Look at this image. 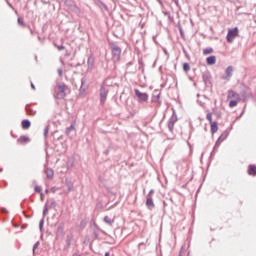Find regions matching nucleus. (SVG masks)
<instances>
[{
	"label": "nucleus",
	"instance_id": "1",
	"mask_svg": "<svg viewBox=\"0 0 256 256\" xmlns=\"http://www.w3.org/2000/svg\"><path fill=\"white\" fill-rule=\"evenodd\" d=\"M65 91H67V85L65 83L57 84L54 88V96L56 99H65L67 95Z\"/></svg>",
	"mask_w": 256,
	"mask_h": 256
},
{
	"label": "nucleus",
	"instance_id": "2",
	"mask_svg": "<svg viewBox=\"0 0 256 256\" xmlns=\"http://www.w3.org/2000/svg\"><path fill=\"white\" fill-rule=\"evenodd\" d=\"M113 61H119L121 59V47L111 44Z\"/></svg>",
	"mask_w": 256,
	"mask_h": 256
},
{
	"label": "nucleus",
	"instance_id": "3",
	"mask_svg": "<svg viewBox=\"0 0 256 256\" xmlns=\"http://www.w3.org/2000/svg\"><path fill=\"white\" fill-rule=\"evenodd\" d=\"M238 35H239V29L237 27L228 30V33L226 36L228 43L235 41V37H237Z\"/></svg>",
	"mask_w": 256,
	"mask_h": 256
},
{
	"label": "nucleus",
	"instance_id": "4",
	"mask_svg": "<svg viewBox=\"0 0 256 256\" xmlns=\"http://www.w3.org/2000/svg\"><path fill=\"white\" fill-rule=\"evenodd\" d=\"M134 93H135L139 103H146V101L149 100V95L147 93H143V92L139 91V89H135Z\"/></svg>",
	"mask_w": 256,
	"mask_h": 256
},
{
	"label": "nucleus",
	"instance_id": "5",
	"mask_svg": "<svg viewBox=\"0 0 256 256\" xmlns=\"http://www.w3.org/2000/svg\"><path fill=\"white\" fill-rule=\"evenodd\" d=\"M109 94V89L105 87V85H101L100 87V103L101 105H105V101H107V95Z\"/></svg>",
	"mask_w": 256,
	"mask_h": 256
},
{
	"label": "nucleus",
	"instance_id": "6",
	"mask_svg": "<svg viewBox=\"0 0 256 256\" xmlns=\"http://www.w3.org/2000/svg\"><path fill=\"white\" fill-rule=\"evenodd\" d=\"M240 97L242 101H246L247 99H251L253 95L251 94V90L249 88H244V90L241 91Z\"/></svg>",
	"mask_w": 256,
	"mask_h": 256
},
{
	"label": "nucleus",
	"instance_id": "7",
	"mask_svg": "<svg viewBox=\"0 0 256 256\" xmlns=\"http://www.w3.org/2000/svg\"><path fill=\"white\" fill-rule=\"evenodd\" d=\"M228 99H233V100H236V101H242V98H241V94L233 91V90H229L228 91V96H227Z\"/></svg>",
	"mask_w": 256,
	"mask_h": 256
},
{
	"label": "nucleus",
	"instance_id": "8",
	"mask_svg": "<svg viewBox=\"0 0 256 256\" xmlns=\"http://www.w3.org/2000/svg\"><path fill=\"white\" fill-rule=\"evenodd\" d=\"M226 75L222 76L224 81H229L233 77V66H228L225 70Z\"/></svg>",
	"mask_w": 256,
	"mask_h": 256
},
{
	"label": "nucleus",
	"instance_id": "9",
	"mask_svg": "<svg viewBox=\"0 0 256 256\" xmlns=\"http://www.w3.org/2000/svg\"><path fill=\"white\" fill-rule=\"evenodd\" d=\"M202 79L205 83V86L210 87V85H211V75L209 74V72L203 73Z\"/></svg>",
	"mask_w": 256,
	"mask_h": 256
},
{
	"label": "nucleus",
	"instance_id": "10",
	"mask_svg": "<svg viewBox=\"0 0 256 256\" xmlns=\"http://www.w3.org/2000/svg\"><path fill=\"white\" fill-rule=\"evenodd\" d=\"M87 65H88L87 71H93V67L95 65V58L93 57V55L88 57Z\"/></svg>",
	"mask_w": 256,
	"mask_h": 256
},
{
	"label": "nucleus",
	"instance_id": "11",
	"mask_svg": "<svg viewBox=\"0 0 256 256\" xmlns=\"http://www.w3.org/2000/svg\"><path fill=\"white\" fill-rule=\"evenodd\" d=\"M71 243H73V235L69 234L66 238V245L64 246V249H69L71 247Z\"/></svg>",
	"mask_w": 256,
	"mask_h": 256
},
{
	"label": "nucleus",
	"instance_id": "12",
	"mask_svg": "<svg viewBox=\"0 0 256 256\" xmlns=\"http://www.w3.org/2000/svg\"><path fill=\"white\" fill-rule=\"evenodd\" d=\"M146 207H148V209H153L155 208V203L153 202V198L152 197H148L146 200Z\"/></svg>",
	"mask_w": 256,
	"mask_h": 256
},
{
	"label": "nucleus",
	"instance_id": "13",
	"mask_svg": "<svg viewBox=\"0 0 256 256\" xmlns=\"http://www.w3.org/2000/svg\"><path fill=\"white\" fill-rule=\"evenodd\" d=\"M210 127H211L212 135H215V133H217V131H219V126L217 125V122L210 123Z\"/></svg>",
	"mask_w": 256,
	"mask_h": 256
},
{
	"label": "nucleus",
	"instance_id": "14",
	"mask_svg": "<svg viewBox=\"0 0 256 256\" xmlns=\"http://www.w3.org/2000/svg\"><path fill=\"white\" fill-rule=\"evenodd\" d=\"M206 63H207V65H215V63H217V57H215V56H209V57L206 59Z\"/></svg>",
	"mask_w": 256,
	"mask_h": 256
},
{
	"label": "nucleus",
	"instance_id": "15",
	"mask_svg": "<svg viewBox=\"0 0 256 256\" xmlns=\"http://www.w3.org/2000/svg\"><path fill=\"white\" fill-rule=\"evenodd\" d=\"M64 231H65V227L63 226V224H59L56 230V235L59 237L63 235Z\"/></svg>",
	"mask_w": 256,
	"mask_h": 256
},
{
	"label": "nucleus",
	"instance_id": "16",
	"mask_svg": "<svg viewBox=\"0 0 256 256\" xmlns=\"http://www.w3.org/2000/svg\"><path fill=\"white\" fill-rule=\"evenodd\" d=\"M45 174H46L48 179H53V175H55V172L53 171V169L47 168L45 170Z\"/></svg>",
	"mask_w": 256,
	"mask_h": 256
},
{
	"label": "nucleus",
	"instance_id": "17",
	"mask_svg": "<svg viewBox=\"0 0 256 256\" xmlns=\"http://www.w3.org/2000/svg\"><path fill=\"white\" fill-rule=\"evenodd\" d=\"M248 174L256 176V166L255 165H249Z\"/></svg>",
	"mask_w": 256,
	"mask_h": 256
},
{
	"label": "nucleus",
	"instance_id": "18",
	"mask_svg": "<svg viewBox=\"0 0 256 256\" xmlns=\"http://www.w3.org/2000/svg\"><path fill=\"white\" fill-rule=\"evenodd\" d=\"M66 187H67L66 193H71V191H73V182L66 180Z\"/></svg>",
	"mask_w": 256,
	"mask_h": 256
},
{
	"label": "nucleus",
	"instance_id": "19",
	"mask_svg": "<svg viewBox=\"0 0 256 256\" xmlns=\"http://www.w3.org/2000/svg\"><path fill=\"white\" fill-rule=\"evenodd\" d=\"M31 127V121L25 119L22 121V129H29Z\"/></svg>",
	"mask_w": 256,
	"mask_h": 256
},
{
	"label": "nucleus",
	"instance_id": "20",
	"mask_svg": "<svg viewBox=\"0 0 256 256\" xmlns=\"http://www.w3.org/2000/svg\"><path fill=\"white\" fill-rule=\"evenodd\" d=\"M168 123H172L175 125V123H177V114L173 113L172 116L170 117Z\"/></svg>",
	"mask_w": 256,
	"mask_h": 256
},
{
	"label": "nucleus",
	"instance_id": "21",
	"mask_svg": "<svg viewBox=\"0 0 256 256\" xmlns=\"http://www.w3.org/2000/svg\"><path fill=\"white\" fill-rule=\"evenodd\" d=\"M229 136V134L227 132H223L220 137L218 138L219 141H221L223 143V141H225V139H227V137Z\"/></svg>",
	"mask_w": 256,
	"mask_h": 256
},
{
	"label": "nucleus",
	"instance_id": "22",
	"mask_svg": "<svg viewBox=\"0 0 256 256\" xmlns=\"http://www.w3.org/2000/svg\"><path fill=\"white\" fill-rule=\"evenodd\" d=\"M17 141H18V143H28L29 137L21 136Z\"/></svg>",
	"mask_w": 256,
	"mask_h": 256
},
{
	"label": "nucleus",
	"instance_id": "23",
	"mask_svg": "<svg viewBox=\"0 0 256 256\" xmlns=\"http://www.w3.org/2000/svg\"><path fill=\"white\" fill-rule=\"evenodd\" d=\"M26 113H28V115H35L37 112H35V110L29 108V105L26 106Z\"/></svg>",
	"mask_w": 256,
	"mask_h": 256
},
{
	"label": "nucleus",
	"instance_id": "24",
	"mask_svg": "<svg viewBox=\"0 0 256 256\" xmlns=\"http://www.w3.org/2000/svg\"><path fill=\"white\" fill-rule=\"evenodd\" d=\"M71 131H75V124H71L67 129H66V135H69Z\"/></svg>",
	"mask_w": 256,
	"mask_h": 256
},
{
	"label": "nucleus",
	"instance_id": "25",
	"mask_svg": "<svg viewBox=\"0 0 256 256\" xmlns=\"http://www.w3.org/2000/svg\"><path fill=\"white\" fill-rule=\"evenodd\" d=\"M104 222L107 223V225H113V219L109 218V216L104 217Z\"/></svg>",
	"mask_w": 256,
	"mask_h": 256
},
{
	"label": "nucleus",
	"instance_id": "26",
	"mask_svg": "<svg viewBox=\"0 0 256 256\" xmlns=\"http://www.w3.org/2000/svg\"><path fill=\"white\" fill-rule=\"evenodd\" d=\"M239 103V100H231L229 102V107L233 108V107H237V104Z\"/></svg>",
	"mask_w": 256,
	"mask_h": 256
},
{
	"label": "nucleus",
	"instance_id": "27",
	"mask_svg": "<svg viewBox=\"0 0 256 256\" xmlns=\"http://www.w3.org/2000/svg\"><path fill=\"white\" fill-rule=\"evenodd\" d=\"M211 53H213V48H206L203 50L204 55H209Z\"/></svg>",
	"mask_w": 256,
	"mask_h": 256
},
{
	"label": "nucleus",
	"instance_id": "28",
	"mask_svg": "<svg viewBox=\"0 0 256 256\" xmlns=\"http://www.w3.org/2000/svg\"><path fill=\"white\" fill-rule=\"evenodd\" d=\"M183 69L187 73V71H191V66L189 65V63H184Z\"/></svg>",
	"mask_w": 256,
	"mask_h": 256
},
{
	"label": "nucleus",
	"instance_id": "29",
	"mask_svg": "<svg viewBox=\"0 0 256 256\" xmlns=\"http://www.w3.org/2000/svg\"><path fill=\"white\" fill-rule=\"evenodd\" d=\"M206 119L209 121V123H214V122H213V114L208 113V114L206 115Z\"/></svg>",
	"mask_w": 256,
	"mask_h": 256
},
{
	"label": "nucleus",
	"instance_id": "30",
	"mask_svg": "<svg viewBox=\"0 0 256 256\" xmlns=\"http://www.w3.org/2000/svg\"><path fill=\"white\" fill-rule=\"evenodd\" d=\"M175 127V124L171 123V122H168V129L171 133H173V129Z\"/></svg>",
	"mask_w": 256,
	"mask_h": 256
},
{
	"label": "nucleus",
	"instance_id": "31",
	"mask_svg": "<svg viewBox=\"0 0 256 256\" xmlns=\"http://www.w3.org/2000/svg\"><path fill=\"white\" fill-rule=\"evenodd\" d=\"M48 214H49V208H47V205H45L43 209V217H46V215Z\"/></svg>",
	"mask_w": 256,
	"mask_h": 256
},
{
	"label": "nucleus",
	"instance_id": "32",
	"mask_svg": "<svg viewBox=\"0 0 256 256\" xmlns=\"http://www.w3.org/2000/svg\"><path fill=\"white\" fill-rule=\"evenodd\" d=\"M85 83H86V80H85V78H82L81 79V87H80V91H85V88H83V85H85Z\"/></svg>",
	"mask_w": 256,
	"mask_h": 256
},
{
	"label": "nucleus",
	"instance_id": "33",
	"mask_svg": "<svg viewBox=\"0 0 256 256\" xmlns=\"http://www.w3.org/2000/svg\"><path fill=\"white\" fill-rule=\"evenodd\" d=\"M221 141H219V139L216 141L215 145H214V150L215 149H219V147L221 146Z\"/></svg>",
	"mask_w": 256,
	"mask_h": 256
},
{
	"label": "nucleus",
	"instance_id": "34",
	"mask_svg": "<svg viewBox=\"0 0 256 256\" xmlns=\"http://www.w3.org/2000/svg\"><path fill=\"white\" fill-rule=\"evenodd\" d=\"M49 135V126H46L44 129V136L47 137Z\"/></svg>",
	"mask_w": 256,
	"mask_h": 256
},
{
	"label": "nucleus",
	"instance_id": "35",
	"mask_svg": "<svg viewBox=\"0 0 256 256\" xmlns=\"http://www.w3.org/2000/svg\"><path fill=\"white\" fill-rule=\"evenodd\" d=\"M43 225H45V219L40 220V223H39L40 230L43 229Z\"/></svg>",
	"mask_w": 256,
	"mask_h": 256
},
{
	"label": "nucleus",
	"instance_id": "36",
	"mask_svg": "<svg viewBox=\"0 0 256 256\" xmlns=\"http://www.w3.org/2000/svg\"><path fill=\"white\" fill-rule=\"evenodd\" d=\"M50 207H52V209H55V207H57V203L53 200V201L50 203Z\"/></svg>",
	"mask_w": 256,
	"mask_h": 256
},
{
	"label": "nucleus",
	"instance_id": "37",
	"mask_svg": "<svg viewBox=\"0 0 256 256\" xmlns=\"http://www.w3.org/2000/svg\"><path fill=\"white\" fill-rule=\"evenodd\" d=\"M40 243L36 242L33 246V253H35V249H37L39 247Z\"/></svg>",
	"mask_w": 256,
	"mask_h": 256
},
{
	"label": "nucleus",
	"instance_id": "38",
	"mask_svg": "<svg viewBox=\"0 0 256 256\" xmlns=\"http://www.w3.org/2000/svg\"><path fill=\"white\" fill-rule=\"evenodd\" d=\"M57 49L58 51H65V46L63 45L57 46Z\"/></svg>",
	"mask_w": 256,
	"mask_h": 256
},
{
	"label": "nucleus",
	"instance_id": "39",
	"mask_svg": "<svg viewBox=\"0 0 256 256\" xmlns=\"http://www.w3.org/2000/svg\"><path fill=\"white\" fill-rule=\"evenodd\" d=\"M58 75L59 77H63V69L61 68L58 69Z\"/></svg>",
	"mask_w": 256,
	"mask_h": 256
},
{
	"label": "nucleus",
	"instance_id": "40",
	"mask_svg": "<svg viewBox=\"0 0 256 256\" xmlns=\"http://www.w3.org/2000/svg\"><path fill=\"white\" fill-rule=\"evenodd\" d=\"M35 191H36V193H41V188H40V186H35Z\"/></svg>",
	"mask_w": 256,
	"mask_h": 256
},
{
	"label": "nucleus",
	"instance_id": "41",
	"mask_svg": "<svg viewBox=\"0 0 256 256\" xmlns=\"http://www.w3.org/2000/svg\"><path fill=\"white\" fill-rule=\"evenodd\" d=\"M18 24H20L21 26H23V25H24V23H23V19H22V18H18Z\"/></svg>",
	"mask_w": 256,
	"mask_h": 256
},
{
	"label": "nucleus",
	"instance_id": "42",
	"mask_svg": "<svg viewBox=\"0 0 256 256\" xmlns=\"http://www.w3.org/2000/svg\"><path fill=\"white\" fill-rule=\"evenodd\" d=\"M6 3H7V5H9V7H10L11 9L15 10V8L13 7V5L10 4L8 0H6Z\"/></svg>",
	"mask_w": 256,
	"mask_h": 256
},
{
	"label": "nucleus",
	"instance_id": "43",
	"mask_svg": "<svg viewBox=\"0 0 256 256\" xmlns=\"http://www.w3.org/2000/svg\"><path fill=\"white\" fill-rule=\"evenodd\" d=\"M94 237H95V239H98V237H99V233H97L96 230H94Z\"/></svg>",
	"mask_w": 256,
	"mask_h": 256
},
{
	"label": "nucleus",
	"instance_id": "44",
	"mask_svg": "<svg viewBox=\"0 0 256 256\" xmlns=\"http://www.w3.org/2000/svg\"><path fill=\"white\" fill-rule=\"evenodd\" d=\"M1 213H8L7 208H1Z\"/></svg>",
	"mask_w": 256,
	"mask_h": 256
},
{
	"label": "nucleus",
	"instance_id": "45",
	"mask_svg": "<svg viewBox=\"0 0 256 256\" xmlns=\"http://www.w3.org/2000/svg\"><path fill=\"white\" fill-rule=\"evenodd\" d=\"M51 191H52V193H55L57 191V187H52Z\"/></svg>",
	"mask_w": 256,
	"mask_h": 256
},
{
	"label": "nucleus",
	"instance_id": "46",
	"mask_svg": "<svg viewBox=\"0 0 256 256\" xmlns=\"http://www.w3.org/2000/svg\"><path fill=\"white\" fill-rule=\"evenodd\" d=\"M152 193H154V190H150L149 193H148V195H147V197H148V198L151 197V194H152Z\"/></svg>",
	"mask_w": 256,
	"mask_h": 256
},
{
	"label": "nucleus",
	"instance_id": "47",
	"mask_svg": "<svg viewBox=\"0 0 256 256\" xmlns=\"http://www.w3.org/2000/svg\"><path fill=\"white\" fill-rule=\"evenodd\" d=\"M173 1H174L175 5H176L177 7H179V0H173Z\"/></svg>",
	"mask_w": 256,
	"mask_h": 256
},
{
	"label": "nucleus",
	"instance_id": "48",
	"mask_svg": "<svg viewBox=\"0 0 256 256\" xmlns=\"http://www.w3.org/2000/svg\"><path fill=\"white\" fill-rule=\"evenodd\" d=\"M31 87H32V89H35V84L31 83Z\"/></svg>",
	"mask_w": 256,
	"mask_h": 256
},
{
	"label": "nucleus",
	"instance_id": "49",
	"mask_svg": "<svg viewBox=\"0 0 256 256\" xmlns=\"http://www.w3.org/2000/svg\"><path fill=\"white\" fill-rule=\"evenodd\" d=\"M106 155H109V150L104 151Z\"/></svg>",
	"mask_w": 256,
	"mask_h": 256
},
{
	"label": "nucleus",
	"instance_id": "50",
	"mask_svg": "<svg viewBox=\"0 0 256 256\" xmlns=\"http://www.w3.org/2000/svg\"><path fill=\"white\" fill-rule=\"evenodd\" d=\"M104 256H109V252H106V253L104 254Z\"/></svg>",
	"mask_w": 256,
	"mask_h": 256
},
{
	"label": "nucleus",
	"instance_id": "51",
	"mask_svg": "<svg viewBox=\"0 0 256 256\" xmlns=\"http://www.w3.org/2000/svg\"><path fill=\"white\" fill-rule=\"evenodd\" d=\"M211 155H215V151H212V152H211Z\"/></svg>",
	"mask_w": 256,
	"mask_h": 256
},
{
	"label": "nucleus",
	"instance_id": "52",
	"mask_svg": "<svg viewBox=\"0 0 256 256\" xmlns=\"http://www.w3.org/2000/svg\"><path fill=\"white\" fill-rule=\"evenodd\" d=\"M45 192H46V193H49V190L46 189Z\"/></svg>",
	"mask_w": 256,
	"mask_h": 256
},
{
	"label": "nucleus",
	"instance_id": "53",
	"mask_svg": "<svg viewBox=\"0 0 256 256\" xmlns=\"http://www.w3.org/2000/svg\"><path fill=\"white\" fill-rule=\"evenodd\" d=\"M73 256H79V254H73Z\"/></svg>",
	"mask_w": 256,
	"mask_h": 256
},
{
	"label": "nucleus",
	"instance_id": "54",
	"mask_svg": "<svg viewBox=\"0 0 256 256\" xmlns=\"http://www.w3.org/2000/svg\"><path fill=\"white\" fill-rule=\"evenodd\" d=\"M221 115V112L218 113V116Z\"/></svg>",
	"mask_w": 256,
	"mask_h": 256
}]
</instances>
